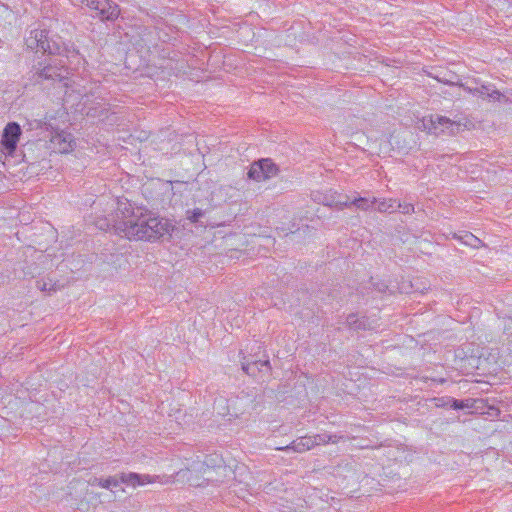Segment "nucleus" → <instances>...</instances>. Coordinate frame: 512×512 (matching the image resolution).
Instances as JSON below:
<instances>
[{
  "label": "nucleus",
  "mask_w": 512,
  "mask_h": 512,
  "mask_svg": "<svg viewBox=\"0 0 512 512\" xmlns=\"http://www.w3.org/2000/svg\"><path fill=\"white\" fill-rule=\"evenodd\" d=\"M111 223L99 224L100 229L112 227L114 232L132 241H155L171 235L174 225L170 220L142 208H134L127 199H117Z\"/></svg>",
  "instance_id": "nucleus-1"
},
{
  "label": "nucleus",
  "mask_w": 512,
  "mask_h": 512,
  "mask_svg": "<svg viewBox=\"0 0 512 512\" xmlns=\"http://www.w3.org/2000/svg\"><path fill=\"white\" fill-rule=\"evenodd\" d=\"M95 482H97V485H99L100 487L106 489H109L111 486L117 487L120 483H124L128 486L135 488L137 486H143L155 482L164 484L168 482V478H166L165 476L161 477L158 475L138 474L130 472L121 473L119 477L110 476L108 478L95 479Z\"/></svg>",
  "instance_id": "nucleus-2"
},
{
  "label": "nucleus",
  "mask_w": 512,
  "mask_h": 512,
  "mask_svg": "<svg viewBox=\"0 0 512 512\" xmlns=\"http://www.w3.org/2000/svg\"><path fill=\"white\" fill-rule=\"evenodd\" d=\"M68 69L64 64H47L41 69H37L32 76L36 83H43L45 80L64 81L68 78Z\"/></svg>",
  "instance_id": "nucleus-3"
},
{
  "label": "nucleus",
  "mask_w": 512,
  "mask_h": 512,
  "mask_svg": "<svg viewBox=\"0 0 512 512\" xmlns=\"http://www.w3.org/2000/svg\"><path fill=\"white\" fill-rule=\"evenodd\" d=\"M87 7L96 11L102 21H114L120 14L119 6L111 0H88Z\"/></svg>",
  "instance_id": "nucleus-4"
},
{
  "label": "nucleus",
  "mask_w": 512,
  "mask_h": 512,
  "mask_svg": "<svg viewBox=\"0 0 512 512\" xmlns=\"http://www.w3.org/2000/svg\"><path fill=\"white\" fill-rule=\"evenodd\" d=\"M21 134L22 129L17 122H9L6 125L1 137V145L7 154H14Z\"/></svg>",
  "instance_id": "nucleus-5"
},
{
  "label": "nucleus",
  "mask_w": 512,
  "mask_h": 512,
  "mask_svg": "<svg viewBox=\"0 0 512 512\" xmlns=\"http://www.w3.org/2000/svg\"><path fill=\"white\" fill-rule=\"evenodd\" d=\"M432 133L438 135L445 133L448 135H454L460 131L461 124L456 121H452L445 116H436L435 119L431 117Z\"/></svg>",
  "instance_id": "nucleus-6"
},
{
  "label": "nucleus",
  "mask_w": 512,
  "mask_h": 512,
  "mask_svg": "<svg viewBox=\"0 0 512 512\" xmlns=\"http://www.w3.org/2000/svg\"><path fill=\"white\" fill-rule=\"evenodd\" d=\"M162 31H156L152 29L145 28L143 31V34L141 35L139 41L136 43L138 47H140L141 50L146 49L147 52H150L152 48H155L157 46L156 42V36L158 39L162 40L163 42L170 41V38H168V35L165 34L164 36L161 34Z\"/></svg>",
  "instance_id": "nucleus-7"
},
{
  "label": "nucleus",
  "mask_w": 512,
  "mask_h": 512,
  "mask_svg": "<svg viewBox=\"0 0 512 512\" xmlns=\"http://www.w3.org/2000/svg\"><path fill=\"white\" fill-rule=\"evenodd\" d=\"M461 87H463L464 90L473 95H477L480 97H488L495 101H501V99L505 97L499 90L492 88L491 85H481L472 88L461 84Z\"/></svg>",
  "instance_id": "nucleus-8"
},
{
  "label": "nucleus",
  "mask_w": 512,
  "mask_h": 512,
  "mask_svg": "<svg viewBox=\"0 0 512 512\" xmlns=\"http://www.w3.org/2000/svg\"><path fill=\"white\" fill-rule=\"evenodd\" d=\"M73 138L70 133L60 132L56 133L51 138V143L60 153H67L72 149Z\"/></svg>",
  "instance_id": "nucleus-9"
},
{
  "label": "nucleus",
  "mask_w": 512,
  "mask_h": 512,
  "mask_svg": "<svg viewBox=\"0 0 512 512\" xmlns=\"http://www.w3.org/2000/svg\"><path fill=\"white\" fill-rule=\"evenodd\" d=\"M312 448H314V446L310 436H303L292 441L289 445L277 449L281 451L292 450L297 453H303L305 451L311 450Z\"/></svg>",
  "instance_id": "nucleus-10"
},
{
  "label": "nucleus",
  "mask_w": 512,
  "mask_h": 512,
  "mask_svg": "<svg viewBox=\"0 0 512 512\" xmlns=\"http://www.w3.org/2000/svg\"><path fill=\"white\" fill-rule=\"evenodd\" d=\"M37 44H39V51L48 53L50 55L60 54V46L53 40L48 38V32L44 30V37H36Z\"/></svg>",
  "instance_id": "nucleus-11"
},
{
  "label": "nucleus",
  "mask_w": 512,
  "mask_h": 512,
  "mask_svg": "<svg viewBox=\"0 0 512 512\" xmlns=\"http://www.w3.org/2000/svg\"><path fill=\"white\" fill-rule=\"evenodd\" d=\"M311 441L313 442V446L318 445H325L328 443H338L340 440H342L344 437L342 435L337 434H329V433H320L310 436Z\"/></svg>",
  "instance_id": "nucleus-12"
},
{
  "label": "nucleus",
  "mask_w": 512,
  "mask_h": 512,
  "mask_svg": "<svg viewBox=\"0 0 512 512\" xmlns=\"http://www.w3.org/2000/svg\"><path fill=\"white\" fill-rule=\"evenodd\" d=\"M85 113L88 117L93 118H102L106 116L108 112L107 105L102 102H96L95 105L87 106V103H84Z\"/></svg>",
  "instance_id": "nucleus-13"
},
{
  "label": "nucleus",
  "mask_w": 512,
  "mask_h": 512,
  "mask_svg": "<svg viewBox=\"0 0 512 512\" xmlns=\"http://www.w3.org/2000/svg\"><path fill=\"white\" fill-rule=\"evenodd\" d=\"M377 202V199L374 197L372 200H369L368 198L359 197L354 199L351 202L345 201V202H339V205L341 207H350V206H356L358 209L366 211L368 210L373 204Z\"/></svg>",
  "instance_id": "nucleus-14"
},
{
  "label": "nucleus",
  "mask_w": 512,
  "mask_h": 512,
  "mask_svg": "<svg viewBox=\"0 0 512 512\" xmlns=\"http://www.w3.org/2000/svg\"><path fill=\"white\" fill-rule=\"evenodd\" d=\"M453 237L461 241L463 244L473 248H480L484 246V243L470 232H463V234L454 233Z\"/></svg>",
  "instance_id": "nucleus-15"
},
{
  "label": "nucleus",
  "mask_w": 512,
  "mask_h": 512,
  "mask_svg": "<svg viewBox=\"0 0 512 512\" xmlns=\"http://www.w3.org/2000/svg\"><path fill=\"white\" fill-rule=\"evenodd\" d=\"M346 325L349 329L365 330L367 328V319L351 313L346 318Z\"/></svg>",
  "instance_id": "nucleus-16"
},
{
  "label": "nucleus",
  "mask_w": 512,
  "mask_h": 512,
  "mask_svg": "<svg viewBox=\"0 0 512 512\" xmlns=\"http://www.w3.org/2000/svg\"><path fill=\"white\" fill-rule=\"evenodd\" d=\"M260 365L262 367H266V371H270L271 366L269 360L265 361H254L251 363H242V369L245 373L251 376H255L257 374V366Z\"/></svg>",
  "instance_id": "nucleus-17"
},
{
  "label": "nucleus",
  "mask_w": 512,
  "mask_h": 512,
  "mask_svg": "<svg viewBox=\"0 0 512 512\" xmlns=\"http://www.w3.org/2000/svg\"><path fill=\"white\" fill-rule=\"evenodd\" d=\"M44 37V30L42 29H34L30 31V34L25 39V43L27 48L30 50L39 51V44H37L36 37Z\"/></svg>",
  "instance_id": "nucleus-18"
},
{
  "label": "nucleus",
  "mask_w": 512,
  "mask_h": 512,
  "mask_svg": "<svg viewBox=\"0 0 512 512\" xmlns=\"http://www.w3.org/2000/svg\"><path fill=\"white\" fill-rule=\"evenodd\" d=\"M248 177L250 179H253L255 181H262L265 180L264 178V172H263V166L260 164V160L254 162L249 171H248Z\"/></svg>",
  "instance_id": "nucleus-19"
},
{
  "label": "nucleus",
  "mask_w": 512,
  "mask_h": 512,
  "mask_svg": "<svg viewBox=\"0 0 512 512\" xmlns=\"http://www.w3.org/2000/svg\"><path fill=\"white\" fill-rule=\"evenodd\" d=\"M260 164L263 166L265 180L277 174L278 169L270 159H261Z\"/></svg>",
  "instance_id": "nucleus-20"
},
{
  "label": "nucleus",
  "mask_w": 512,
  "mask_h": 512,
  "mask_svg": "<svg viewBox=\"0 0 512 512\" xmlns=\"http://www.w3.org/2000/svg\"><path fill=\"white\" fill-rule=\"evenodd\" d=\"M378 204L377 210L381 213L386 212H394L396 207V200L394 199H383V200H377L376 202Z\"/></svg>",
  "instance_id": "nucleus-21"
},
{
  "label": "nucleus",
  "mask_w": 512,
  "mask_h": 512,
  "mask_svg": "<svg viewBox=\"0 0 512 512\" xmlns=\"http://www.w3.org/2000/svg\"><path fill=\"white\" fill-rule=\"evenodd\" d=\"M36 286L41 291L56 292L60 289V286L56 282H52L51 279H41L36 282Z\"/></svg>",
  "instance_id": "nucleus-22"
},
{
  "label": "nucleus",
  "mask_w": 512,
  "mask_h": 512,
  "mask_svg": "<svg viewBox=\"0 0 512 512\" xmlns=\"http://www.w3.org/2000/svg\"><path fill=\"white\" fill-rule=\"evenodd\" d=\"M187 219L192 223L199 222V219L204 216V211L200 208H194L186 211Z\"/></svg>",
  "instance_id": "nucleus-23"
},
{
  "label": "nucleus",
  "mask_w": 512,
  "mask_h": 512,
  "mask_svg": "<svg viewBox=\"0 0 512 512\" xmlns=\"http://www.w3.org/2000/svg\"><path fill=\"white\" fill-rule=\"evenodd\" d=\"M447 403H450V408L454 410H463L466 408H471V405L468 402L463 400H457L454 398H448Z\"/></svg>",
  "instance_id": "nucleus-24"
},
{
  "label": "nucleus",
  "mask_w": 512,
  "mask_h": 512,
  "mask_svg": "<svg viewBox=\"0 0 512 512\" xmlns=\"http://www.w3.org/2000/svg\"><path fill=\"white\" fill-rule=\"evenodd\" d=\"M399 209L403 214H411L414 212V205L411 203H401L396 201L395 211Z\"/></svg>",
  "instance_id": "nucleus-25"
},
{
  "label": "nucleus",
  "mask_w": 512,
  "mask_h": 512,
  "mask_svg": "<svg viewBox=\"0 0 512 512\" xmlns=\"http://www.w3.org/2000/svg\"><path fill=\"white\" fill-rule=\"evenodd\" d=\"M504 332L507 334H512V317H509L505 320Z\"/></svg>",
  "instance_id": "nucleus-26"
},
{
  "label": "nucleus",
  "mask_w": 512,
  "mask_h": 512,
  "mask_svg": "<svg viewBox=\"0 0 512 512\" xmlns=\"http://www.w3.org/2000/svg\"><path fill=\"white\" fill-rule=\"evenodd\" d=\"M447 400L448 398H436L435 401H436V406L438 407H442V406H449L450 407V403H447Z\"/></svg>",
  "instance_id": "nucleus-27"
},
{
  "label": "nucleus",
  "mask_w": 512,
  "mask_h": 512,
  "mask_svg": "<svg viewBox=\"0 0 512 512\" xmlns=\"http://www.w3.org/2000/svg\"><path fill=\"white\" fill-rule=\"evenodd\" d=\"M74 5H85L87 6L88 0H70Z\"/></svg>",
  "instance_id": "nucleus-28"
},
{
  "label": "nucleus",
  "mask_w": 512,
  "mask_h": 512,
  "mask_svg": "<svg viewBox=\"0 0 512 512\" xmlns=\"http://www.w3.org/2000/svg\"><path fill=\"white\" fill-rule=\"evenodd\" d=\"M257 372H262L264 369L266 370V367H262L260 365L257 366Z\"/></svg>",
  "instance_id": "nucleus-29"
},
{
  "label": "nucleus",
  "mask_w": 512,
  "mask_h": 512,
  "mask_svg": "<svg viewBox=\"0 0 512 512\" xmlns=\"http://www.w3.org/2000/svg\"><path fill=\"white\" fill-rule=\"evenodd\" d=\"M77 55H78V52L73 51V54L71 56L74 57V56H77Z\"/></svg>",
  "instance_id": "nucleus-30"
}]
</instances>
